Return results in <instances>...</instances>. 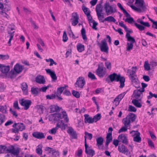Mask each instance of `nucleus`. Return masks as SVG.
Here are the masks:
<instances>
[{
  "instance_id": "obj_1",
  "label": "nucleus",
  "mask_w": 157,
  "mask_h": 157,
  "mask_svg": "<svg viewBox=\"0 0 157 157\" xmlns=\"http://www.w3.org/2000/svg\"><path fill=\"white\" fill-rule=\"evenodd\" d=\"M108 77L111 82L114 81L120 82V88H122L124 86L125 78L124 77L121 76L120 74H117L114 73L109 75Z\"/></svg>"
},
{
  "instance_id": "obj_2",
  "label": "nucleus",
  "mask_w": 157,
  "mask_h": 157,
  "mask_svg": "<svg viewBox=\"0 0 157 157\" xmlns=\"http://www.w3.org/2000/svg\"><path fill=\"white\" fill-rule=\"evenodd\" d=\"M118 150L120 152L125 154L128 156L131 157L130 151L124 145H120L118 147Z\"/></svg>"
},
{
  "instance_id": "obj_3",
  "label": "nucleus",
  "mask_w": 157,
  "mask_h": 157,
  "mask_svg": "<svg viewBox=\"0 0 157 157\" xmlns=\"http://www.w3.org/2000/svg\"><path fill=\"white\" fill-rule=\"evenodd\" d=\"M104 8L107 15H109L116 12V10H114L113 7L110 5L109 2H106L104 5Z\"/></svg>"
},
{
  "instance_id": "obj_4",
  "label": "nucleus",
  "mask_w": 157,
  "mask_h": 157,
  "mask_svg": "<svg viewBox=\"0 0 157 157\" xmlns=\"http://www.w3.org/2000/svg\"><path fill=\"white\" fill-rule=\"evenodd\" d=\"M85 83L86 81L84 77L81 76L77 78L75 85L76 87L78 86V87L82 88Z\"/></svg>"
},
{
  "instance_id": "obj_5",
  "label": "nucleus",
  "mask_w": 157,
  "mask_h": 157,
  "mask_svg": "<svg viewBox=\"0 0 157 157\" xmlns=\"http://www.w3.org/2000/svg\"><path fill=\"white\" fill-rule=\"evenodd\" d=\"M20 104L22 106H24L25 110H27L31 105L32 101L30 100H27L22 99L19 101Z\"/></svg>"
},
{
  "instance_id": "obj_6",
  "label": "nucleus",
  "mask_w": 157,
  "mask_h": 157,
  "mask_svg": "<svg viewBox=\"0 0 157 157\" xmlns=\"http://www.w3.org/2000/svg\"><path fill=\"white\" fill-rule=\"evenodd\" d=\"M101 42V44L100 46L101 51L108 53L109 48L106 40H102Z\"/></svg>"
},
{
  "instance_id": "obj_7",
  "label": "nucleus",
  "mask_w": 157,
  "mask_h": 157,
  "mask_svg": "<svg viewBox=\"0 0 157 157\" xmlns=\"http://www.w3.org/2000/svg\"><path fill=\"white\" fill-rule=\"evenodd\" d=\"M85 152L88 155V157H92L95 154V151L93 149H88L89 146L87 144L86 141L85 140Z\"/></svg>"
},
{
  "instance_id": "obj_8",
  "label": "nucleus",
  "mask_w": 157,
  "mask_h": 157,
  "mask_svg": "<svg viewBox=\"0 0 157 157\" xmlns=\"http://www.w3.org/2000/svg\"><path fill=\"white\" fill-rule=\"evenodd\" d=\"M105 68L103 66L99 65L96 70L97 74L100 77H103L105 74Z\"/></svg>"
},
{
  "instance_id": "obj_9",
  "label": "nucleus",
  "mask_w": 157,
  "mask_h": 157,
  "mask_svg": "<svg viewBox=\"0 0 157 157\" xmlns=\"http://www.w3.org/2000/svg\"><path fill=\"white\" fill-rule=\"evenodd\" d=\"M72 25L73 26L76 25L78 23L79 16L77 13H74L72 14Z\"/></svg>"
},
{
  "instance_id": "obj_10",
  "label": "nucleus",
  "mask_w": 157,
  "mask_h": 157,
  "mask_svg": "<svg viewBox=\"0 0 157 157\" xmlns=\"http://www.w3.org/2000/svg\"><path fill=\"white\" fill-rule=\"evenodd\" d=\"M143 92H142L140 89L135 90L133 94L134 97L136 98V99H138L140 101H141L142 98V96H141V95Z\"/></svg>"
},
{
  "instance_id": "obj_11",
  "label": "nucleus",
  "mask_w": 157,
  "mask_h": 157,
  "mask_svg": "<svg viewBox=\"0 0 157 157\" xmlns=\"http://www.w3.org/2000/svg\"><path fill=\"white\" fill-rule=\"evenodd\" d=\"M144 0H136L135 4L136 6L141 8L143 11H145L146 9V6L144 5Z\"/></svg>"
},
{
  "instance_id": "obj_12",
  "label": "nucleus",
  "mask_w": 157,
  "mask_h": 157,
  "mask_svg": "<svg viewBox=\"0 0 157 157\" xmlns=\"http://www.w3.org/2000/svg\"><path fill=\"white\" fill-rule=\"evenodd\" d=\"M118 139L120 142H121L124 144H128L127 137L124 134L120 135L118 136Z\"/></svg>"
},
{
  "instance_id": "obj_13",
  "label": "nucleus",
  "mask_w": 157,
  "mask_h": 157,
  "mask_svg": "<svg viewBox=\"0 0 157 157\" xmlns=\"http://www.w3.org/2000/svg\"><path fill=\"white\" fill-rule=\"evenodd\" d=\"M47 73L49 74L53 81H56L57 79V77L54 71H52L50 69L45 70Z\"/></svg>"
},
{
  "instance_id": "obj_14",
  "label": "nucleus",
  "mask_w": 157,
  "mask_h": 157,
  "mask_svg": "<svg viewBox=\"0 0 157 157\" xmlns=\"http://www.w3.org/2000/svg\"><path fill=\"white\" fill-rule=\"evenodd\" d=\"M13 127H16L20 131H22L25 129V126L23 123H15L13 125Z\"/></svg>"
},
{
  "instance_id": "obj_15",
  "label": "nucleus",
  "mask_w": 157,
  "mask_h": 157,
  "mask_svg": "<svg viewBox=\"0 0 157 157\" xmlns=\"http://www.w3.org/2000/svg\"><path fill=\"white\" fill-rule=\"evenodd\" d=\"M7 152L11 153L14 155H17L18 154L19 151L18 150H15L14 147L12 146L9 149L6 148V152Z\"/></svg>"
},
{
  "instance_id": "obj_16",
  "label": "nucleus",
  "mask_w": 157,
  "mask_h": 157,
  "mask_svg": "<svg viewBox=\"0 0 157 157\" xmlns=\"http://www.w3.org/2000/svg\"><path fill=\"white\" fill-rule=\"evenodd\" d=\"M36 82L40 84H44L45 82V80L44 76L39 75L36 78Z\"/></svg>"
},
{
  "instance_id": "obj_17",
  "label": "nucleus",
  "mask_w": 157,
  "mask_h": 157,
  "mask_svg": "<svg viewBox=\"0 0 157 157\" xmlns=\"http://www.w3.org/2000/svg\"><path fill=\"white\" fill-rule=\"evenodd\" d=\"M133 132H137L136 133H135V134H136V136L134 137L133 138V140L134 141L138 142V143H140L141 142V137L140 136V133L138 132V131H132L131 132V133H132Z\"/></svg>"
},
{
  "instance_id": "obj_18",
  "label": "nucleus",
  "mask_w": 157,
  "mask_h": 157,
  "mask_svg": "<svg viewBox=\"0 0 157 157\" xmlns=\"http://www.w3.org/2000/svg\"><path fill=\"white\" fill-rule=\"evenodd\" d=\"M96 10L98 17L100 16L101 14H103V13H102L103 12L102 7L101 4H99L97 5L96 7Z\"/></svg>"
},
{
  "instance_id": "obj_19",
  "label": "nucleus",
  "mask_w": 157,
  "mask_h": 157,
  "mask_svg": "<svg viewBox=\"0 0 157 157\" xmlns=\"http://www.w3.org/2000/svg\"><path fill=\"white\" fill-rule=\"evenodd\" d=\"M67 133L71 136L73 138H77V134L75 131L72 127H69L67 131Z\"/></svg>"
},
{
  "instance_id": "obj_20",
  "label": "nucleus",
  "mask_w": 157,
  "mask_h": 157,
  "mask_svg": "<svg viewBox=\"0 0 157 157\" xmlns=\"http://www.w3.org/2000/svg\"><path fill=\"white\" fill-rule=\"evenodd\" d=\"M84 117H85L84 120V122L85 123H88L89 124H91L94 122L93 118L90 117L88 114H85L84 115Z\"/></svg>"
},
{
  "instance_id": "obj_21",
  "label": "nucleus",
  "mask_w": 157,
  "mask_h": 157,
  "mask_svg": "<svg viewBox=\"0 0 157 157\" xmlns=\"http://www.w3.org/2000/svg\"><path fill=\"white\" fill-rule=\"evenodd\" d=\"M33 136L34 137L38 139H42L44 138L45 137L44 133L40 132H35L33 133Z\"/></svg>"
},
{
  "instance_id": "obj_22",
  "label": "nucleus",
  "mask_w": 157,
  "mask_h": 157,
  "mask_svg": "<svg viewBox=\"0 0 157 157\" xmlns=\"http://www.w3.org/2000/svg\"><path fill=\"white\" fill-rule=\"evenodd\" d=\"M55 118L56 121H58L60 119L64 117V116L66 115V113L65 112H63V114L60 113H54Z\"/></svg>"
},
{
  "instance_id": "obj_23",
  "label": "nucleus",
  "mask_w": 157,
  "mask_h": 157,
  "mask_svg": "<svg viewBox=\"0 0 157 157\" xmlns=\"http://www.w3.org/2000/svg\"><path fill=\"white\" fill-rule=\"evenodd\" d=\"M14 69L16 73L19 74L22 71L23 67L22 66L20 65L19 63H17L15 65Z\"/></svg>"
},
{
  "instance_id": "obj_24",
  "label": "nucleus",
  "mask_w": 157,
  "mask_h": 157,
  "mask_svg": "<svg viewBox=\"0 0 157 157\" xmlns=\"http://www.w3.org/2000/svg\"><path fill=\"white\" fill-rule=\"evenodd\" d=\"M21 88L24 94L27 95L28 94V85L25 82L21 84Z\"/></svg>"
},
{
  "instance_id": "obj_25",
  "label": "nucleus",
  "mask_w": 157,
  "mask_h": 157,
  "mask_svg": "<svg viewBox=\"0 0 157 157\" xmlns=\"http://www.w3.org/2000/svg\"><path fill=\"white\" fill-rule=\"evenodd\" d=\"M0 71L3 73H6L8 72L10 70V67L9 66H4L2 65H0Z\"/></svg>"
},
{
  "instance_id": "obj_26",
  "label": "nucleus",
  "mask_w": 157,
  "mask_h": 157,
  "mask_svg": "<svg viewBox=\"0 0 157 157\" xmlns=\"http://www.w3.org/2000/svg\"><path fill=\"white\" fill-rule=\"evenodd\" d=\"M126 117L130 120L131 122H132L135 121L136 116L134 113H130L126 116Z\"/></svg>"
},
{
  "instance_id": "obj_27",
  "label": "nucleus",
  "mask_w": 157,
  "mask_h": 157,
  "mask_svg": "<svg viewBox=\"0 0 157 157\" xmlns=\"http://www.w3.org/2000/svg\"><path fill=\"white\" fill-rule=\"evenodd\" d=\"M50 111L51 113L55 112H59L60 111V108L56 105H51L50 107Z\"/></svg>"
},
{
  "instance_id": "obj_28",
  "label": "nucleus",
  "mask_w": 157,
  "mask_h": 157,
  "mask_svg": "<svg viewBox=\"0 0 157 157\" xmlns=\"http://www.w3.org/2000/svg\"><path fill=\"white\" fill-rule=\"evenodd\" d=\"M97 145L99 149H101L100 146L103 144L104 139L102 137H100L96 139Z\"/></svg>"
},
{
  "instance_id": "obj_29",
  "label": "nucleus",
  "mask_w": 157,
  "mask_h": 157,
  "mask_svg": "<svg viewBox=\"0 0 157 157\" xmlns=\"http://www.w3.org/2000/svg\"><path fill=\"white\" fill-rule=\"evenodd\" d=\"M126 38L127 39V41L130 42V43L133 44L136 42V40L133 37L130 36V34L127 33L125 36Z\"/></svg>"
},
{
  "instance_id": "obj_30",
  "label": "nucleus",
  "mask_w": 157,
  "mask_h": 157,
  "mask_svg": "<svg viewBox=\"0 0 157 157\" xmlns=\"http://www.w3.org/2000/svg\"><path fill=\"white\" fill-rule=\"evenodd\" d=\"M122 122L124 125L128 127L130 125V123L131 122L126 117L123 119Z\"/></svg>"
},
{
  "instance_id": "obj_31",
  "label": "nucleus",
  "mask_w": 157,
  "mask_h": 157,
  "mask_svg": "<svg viewBox=\"0 0 157 157\" xmlns=\"http://www.w3.org/2000/svg\"><path fill=\"white\" fill-rule=\"evenodd\" d=\"M139 101H140L138 99H133L132 101V102L136 107L141 108L142 106V105Z\"/></svg>"
},
{
  "instance_id": "obj_32",
  "label": "nucleus",
  "mask_w": 157,
  "mask_h": 157,
  "mask_svg": "<svg viewBox=\"0 0 157 157\" xmlns=\"http://www.w3.org/2000/svg\"><path fill=\"white\" fill-rule=\"evenodd\" d=\"M131 80L132 81V83L134 84H137L139 82V81L137 78L136 75L133 76H129Z\"/></svg>"
},
{
  "instance_id": "obj_33",
  "label": "nucleus",
  "mask_w": 157,
  "mask_h": 157,
  "mask_svg": "<svg viewBox=\"0 0 157 157\" xmlns=\"http://www.w3.org/2000/svg\"><path fill=\"white\" fill-rule=\"evenodd\" d=\"M85 135L84 136L85 141L84 143L85 144V140L86 141V138H88L90 140H91L93 138V135L91 133H89L87 132H85Z\"/></svg>"
},
{
  "instance_id": "obj_34",
  "label": "nucleus",
  "mask_w": 157,
  "mask_h": 157,
  "mask_svg": "<svg viewBox=\"0 0 157 157\" xmlns=\"http://www.w3.org/2000/svg\"><path fill=\"white\" fill-rule=\"evenodd\" d=\"M17 73L14 72V71H11L7 75L8 78H15L17 76Z\"/></svg>"
},
{
  "instance_id": "obj_35",
  "label": "nucleus",
  "mask_w": 157,
  "mask_h": 157,
  "mask_svg": "<svg viewBox=\"0 0 157 157\" xmlns=\"http://www.w3.org/2000/svg\"><path fill=\"white\" fill-rule=\"evenodd\" d=\"M8 34L9 35L7 36V37H9L10 38L9 41L8 42V43L10 44L9 46L11 45V42L12 39L13 38L14 35V33H15V31H13L12 32H8Z\"/></svg>"
},
{
  "instance_id": "obj_36",
  "label": "nucleus",
  "mask_w": 157,
  "mask_h": 157,
  "mask_svg": "<svg viewBox=\"0 0 157 157\" xmlns=\"http://www.w3.org/2000/svg\"><path fill=\"white\" fill-rule=\"evenodd\" d=\"M43 147L42 145H39L37 147V148L36 149V153L38 155H40L42 154V148Z\"/></svg>"
},
{
  "instance_id": "obj_37",
  "label": "nucleus",
  "mask_w": 157,
  "mask_h": 157,
  "mask_svg": "<svg viewBox=\"0 0 157 157\" xmlns=\"http://www.w3.org/2000/svg\"><path fill=\"white\" fill-rule=\"evenodd\" d=\"M56 126L57 128H61L62 129H65L67 126V124H64L61 121L60 124L59 123L57 124Z\"/></svg>"
},
{
  "instance_id": "obj_38",
  "label": "nucleus",
  "mask_w": 157,
  "mask_h": 157,
  "mask_svg": "<svg viewBox=\"0 0 157 157\" xmlns=\"http://www.w3.org/2000/svg\"><path fill=\"white\" fill-rule=\"evenodd\" d=\"M81 33L83 39L85 40H86L87 38L86 35V31L84 28H82L81 30Z\"/></svg>"
},
{
  "instance_id": "obj_39",
  "label": "nucleus",
  "mask_w": 157,
  "mask_h": 157,
  "mask_svg": "<svg viewBox=\"0 0 157 157\" xmlns=\"http://www.w3.org/2000/svg\"><path fill=\"white\" fill-rule=\"evenodd\" d=\"M105 20L106 21H108L109 22H113L115 23L116 21V20L112 16H109L105 18Z\"/></svg>"
},
{
  "instance_id": "obj_40",
  "label": "nucleus",
  "mask_w": 157,
  "mask_h": 157,
  "mask_svg": "<svg viewBox=\"0 0 157 157\" xmlns=\"http://www.w3.org/2000/svg\"><path fill=\"white\" fill-rule=\"evenodd\" d=\"M126 94L125 92H124L123 93L119 95L117 98L115 99V101L118 100V101H121L122 99L124 98L125 95Z\"/></svg>"
},
{
  "instance_id": "obj_41",
  "label": "nucleus",
  "mask_w": 157,
  "mask_h": 157,
  "mask_svg": "<svg viewBox=\"0 0 157 157\" xmlns=\"http://www.w3.org/2000/svg\"><path fill=\"white\" fill-rule=\"evenodd\" d=\"M39 90V89L38 88L32 87L31 89V91L33 94H35L36 95L40 92Z\"/></svg>"
},
{
  "instance_id": "obj_42",
  "label": "nucleus",
  "mask_w": 157,
  "mask_h": 157,
  "mask_svg": "<svg viewBox=\"0 0 157 157\" xmlns=\"http://www.w3.org/2000/svg\"><path fill=\"white\" fill-rule=\"evenodd\" d=\"M77 47L78 50L79 52H82L84 50V45L81 44L77 45Z\"/></svg>"
},
{
  "instance_id": "obj_43",
  "label": "nucleus",
  "mask_w": 157,
  "mask_h": 157,
  "mask_svg": "<svg viewBox=\"0 0 157 157\" xmlns=\"http://www.w3.org/2000/svg\"><path fill=\"white\" fill-rule=\"evenodd\" d=\"M101 114L100 113L97 114V115L94 116L93 118L94 122H96L97 121L101 119Z\"/></svg>"
},
{
  "instance_id": "obj_44",
  "label": "nucleus",
  "mask_w": 157,
  "mask_h": 157,
  "mask_svg": "<svg viewBox=\"0 0 157 157\" xmlns=\"http://www.w3.org/2000/svg\"><path fill=\"white\" fill-rule=\"evenodd\" d=\"M7 147L5 146L0 145V154L4 153L6 152Z\"/></svg>"
},
{
  "instance_id": "obj_45",
  "label": "nucleus",
  "mask_w": 157,
  "mask_h": 157,
  "mask_svg": "<svg viewBox=\"0 0 157 157\" xmlns=\"http://www.w3.org/2000/svg\"><path fill=\"white\" fill-rule=\"evenodd\" d=\"M7 107L6 105L4 106H0V111L2 113H7Z\"/></svg>"
},
{
  "instance_id": "obj_46",
  "label": "nucleus",
  "mask_w": 157,
  "mask_h": 157,
  "mask_svg": "<svg viewBox=\"0 0 157 157\" xmlns=\"http://www.w3.org/2000/svg\"><path fill=\"white\" fill-rule=\"evenodd\" d=\"M82 8L83 12L86 15H87L88 13H90V11L89 10V9L84 5L82 6Z\"/></svg>"
},
{
  "instance_id": "obj_47",
  "label": "nucleus",
  "mask_w": 157,
  "mask_h": 157,
  "mask_svg": "<svg viewBox=\"0 0 157 157\" xmlns=\"http://www.w3.org/2000/svg\"><path fill=\"white\" fill-rule=\"evenodd\" d=\"M144 67L145 70L148 71L150 70V67L148 61L145 62Z\"/></svg>"
},
{
  "instance_id": "obj_48",
  "label": "nucleus",
  "mask_w": 157,
  "mask_h": 157,
  "mask_svg": "<svg viewBox=\"0 0 157 157\" xmlns=\"http://www.w3.org/2000/svg\"><path fill=\"white\" fill-rule=\"evenodd\" d=\"M132 72L130 74L129 76L136 75V72L137 69V67H132Z\"/></svg>"
},
{
  "instance_id": "obj_49",
  "label": "nucleus",
  "mask_w": 157,
  "mask_h": 157,
  "mask_svg": "<svg viewBox=\"0 0 157 157\" xmlns=\"http://www.w3.org/2000/svg\"><path fill=\"white\" fill-rule=\"evenodd\" d=\"M135 26L140 31H142L144 29L145 27L143 25L138 24L136 23H134Z\"/></svg>"
},
{
  "instance_id": "obj_50",
  "label": "nucleus",
  "mask_w": 157,
  "mask_h": 157,
  "mask_svg": "<svg viewBox=\"0 0 157 157\" xmlns=\"http://www.w3.org/2000/svg\"><path fill=\"white\" fill-rule=\"evenodd\" d=\"M127 47L126 50L128 51H130L133 48V44L132 43H127Z\"/></svg>"
},
{
  "instance_id": "obj_51",
  "label": "nucleus",
  "mask_w": 157,
  "mask_h": 157,
  "mask_svg": "<svg viewBox=\"0 0 157 157\" xmlns=\"http://www.w3.org/2000/svg\"><path fill=\"white\" fill-rule=\"evenodd\" d=\"M88 76L89 78H90L91 80H95L96 78L94 74H92L91 72L88 73Z\"/></svg>"
},
{
  "instance_id": "obj_52",
  "label": "nucleus",
  "mask_w": 157,
  "mask_h": 157,
  "mask_svg": "<svg viewBox=\"0 0 157 157\" xmlns=\"http://www.w3.org/2000/svg\"><path fill=\"white\" fill-rule=\"evenodd\" d=\"M52 155L55 157H59V152L57 150L54 149L52 152Z\"/></svg>"
},
{
  "instance_id": "obj_53",
  "label": "nucleus",
  "mask_w": 157,
  "mask_h": 157,
  "mask_svg": "<svg viewBox=\"0 0 157 157\" xmlns=\"http://www.w3.org/2000/svg\"><path fill=\"white\" fill-rule=\"evenodd\" d=\"M72 93L73 95L76 98H78L80 97V94L78 92L73 90Z\"/></svg>"
},
{
  "instance_id": "obj_54",
  "label": "nucleus",
  "mask_w": 157,
  "mask_h": 157,
  "mask_svg": "<svg viewBox=\"0 0 157 157\" xmlns=\"http://www.w3.org/2000/svg\"><path fill=\"white\" fill-rule=\"evenodd\" d=\"M125 21L130 24H132L133 22H134L133 18L131 17L129 18H127L125 20Z\"/></svg>"
},
{
  "instance_id": "obj_55",
  "label": "nucleus",
  "mask_w": 157,
  "mask_h": 157,
  "mask_svg": "<svg viewBox=\"0 0 157 157\" xmlns=\"http://www.w3.org/2000/svg\"><path fill=\"white\" fill-rule=\"evenodd\" d=\"M136 109L132 105H129L128 107V111L133 112H136Z\"/></svg>"
},
{
  "instance_id": "obj_56",
  "label": "nucleus",
  "mask_w": 157,
  "mask_h": 157,
  "mask_svg": "<svg viewBox=\"0 0 157 157\" xmlns=\"http://www.w3.org/2000/svg\"><path fill=\"white\" fill-rule=\"evenodd\" d=\"M128 127L124 125L118 131V133H120L121 132H125L127 130Z\"/></svg>"
},
{
  "instance_id": "obj_57",
  "label": "nucleus",
  "mask_w": 157,
  "mask_h": 157,
  "mask_svg": "<svg viewBox=\"0 0 157 157\" xmlns=\"http://www.w3.org/2000/svg\"><path fill=\"white\" fill-rule=\"evenodd\" d=\"M149 94L150 95L147 96V98L148 99H150L152 97H154L155 98H157V94H153L151 92H150L149 93Z\"/></svg>"
},
{
  "instance_id": "obj_58",
  "label": "nucleus",
  "mask_w": 157,
  "mask_h": 157,
  "mask_svg": "<svg viewBox=\"0 0 157 157\" xmlns=\"http://www.w3.org/2000/svg\"><path fill=\"white\" fill-rule=\"evenodd\" d=\"M46 98L49 99H53L55 98L56 95L55 94H52L51 95H48L46 96Z\"/></svg>"
},
{
  "instance_id": "obj_59",
  "label": "nucleus",
  "mask_w": 157,
  "mask_h": 157,
  "mask_svg": "<svg viewBox=\"0 0 157 157\" xmlns=\"http://www.w3.org/2000/svg\"><path fill=\"white\" fill-rule=\"evenodd\" d=\"M55 114H51L49 116V120L50 121H55V118L54 116Z\"/></svg>"
},
{
  "instance_id": "obj_60",
  "label": "nucleus",
  "mask_w": 157,
  "mask_h": 157,
  "mask_svg": "<svg viewBox=\"0 0 157 157\" xmlns=\"http://www.w3.org/2000/svg\"><path fill=\"white\" fill-rule=\"evenodd\" d=\"M9 58V56L8 55H0V59L2 60L8 59Z\"/></svg>"
},
{
  "instance_id": "obj_61",
  "label": "nucleus",
  "mask_w": 157,
  "mask_h": 157,
  "mask_svg": "<svg viewBox=\"0 0 157 157\" xmlns=\"http://www.w3.org/2000/svg\"><path fill=\"white\" fill-rule=\"evenodd\" d=\"M148 143L149 146L151 148H155L153 142L150 139L148 140Z\"/></svg>"
},
{
  "instance_id": "obj_62",
  "label": "nucleus",
  "mask_w": 157,
  "mask_h": 157,
  "mask_svg": "<svg viewBox=\"0 0 157 157\" xmlns=\"http://www.w3.org/2000/svg\"><path fill=\"white\" fill-rule=\"evenodd\" d=\"M68 87V86L67 85H66L65 86L61 87L59 88L57 90L59 91L60 94H61L62 93L63 90L64 89Z\"/></svg>"
},
{
  "instance_id": "obj_63",
  "label": "nucleus",
  "mask_w": 157,
  "mask_h": 157,
  "mask_svg": "<svg viewBox=\"0 0 157 157\" xmlns=\"http://www.w3.org/2000/svg\"><path fill=\"white\" fill-rule=\"evenodd\" d=\"M91 22L93 23V26L92 27L93 29L95 30H97L98 28L96 27V26L98 25V23L95 21L94 20L92 21Z\"/></svg>"
},
{
  "instance_id": "obj_64",
  "label": "nucleus",
  "mask_w": 157,
  "mask_h": 157,
  "mask_svg": "<svg viewBox=\"0 0 157 157\" xmlns=\"http://www.w3.org/2000/svg\"><path fill=\"white\" fill-rule=\"evenodd\" d=\"M105 66L106 67V68L109 70H110L111 68V63L109 62H106L105 63Z\"/></svg>"
}]
</instances>
